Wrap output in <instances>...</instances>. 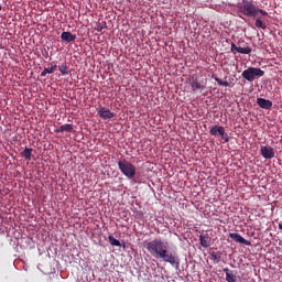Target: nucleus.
Segmentation results:
<instances>
[{
  "mask_svg": "<svg viewBox=\"0 0 282 282\" xmlns=\"http://www.w3.org/2000/svg\"><path fill=\"white\" fill-rule=\"evenodd\" d=\"M144 248L148 250L149 254L158 260H161L165 263H169L176 269L180 268V258L178 256L173 254L169 251V242L162 239H152L148 242H144Z\"/></svg>",
  "mask_w": 282,
  "mask_h": 282,
  "instance_id": "obj_1",
  "label": "nucleus"
},
{
  "mask_svg": "<svg viewBox=\"0 0 282 282\" xmlns=\"http://www.w3.org/2000/svg\"><path fill=\"white\" fill-rule=\"evenodd\" d=\"M238 12L242 15L256 19L261 14L262 17H268V12L265 10L259 9L252 1H243L238 3L237 6Z\"/></svg>",
  "mask_w": 282,
  "mask_h": 282,
  "instance_id": "obj_2",
  "label": "nucleus"
},
{
  "mask_svg": "<svg viewBox=\"0 0 282 282\" xmlns=\"http://www.w3.org/2000/svg\"><path fill=\"white\" fill-rule=\"evenodd\" d=\"M118 170H120L121 174L124 175V177H127L128 180L134 178L135 166L131 162L121 159L120 161H118Z\"/></svg>",
  "mask_w": 282,
  "mask_h": 282,
  "instance_id": "obj_3",
  "label": "nucleus"
},
{
  "mask_svg": "<svg viewBox=\"0 0 282 282\" xmlns=\"http://www.w3.org/2000/svg\"><path fill=\"white\" fill-rule=\"evenodd\" d=\"M265 75L264 70H261V68L258 67H249L248 69L242 72V78L245 80H248L249 83H252L253 80L261 78Z\"/></svg>",
  "mask_w": 282,
  "mask_h": 282,
  "instance_id": "obj_4",
  "label": "nucleus"
},
{
  "mask_svg": "<svg viewBox=\"0 0 282 282\" xmlns=\"http://www.w3.org/2000/svg\"><path fill=\"white\" fill-rule=\"evenodd\" d=\"M97 115H99L102 120H111L115 118V113L106 107L97 109Z\"/></svg>",
  "mask_w": 282,
  "mask_h": 282,
  "instance_id": "obj_5",
  "label": "nucleus"
},
{
  "mask_svg": "<svg viewBox=\"0 0 282 282\" xmlns=\"http://www.w3.org/2000/svg\"><path fill=\"white\" fill-rule=\"evenodd\" d=\"M261 154H262V158L265 160L274 159V156H275L274 149L271 147H267V145L261 147Z\"/></svg>",
  "mask_w": 282,
  "mask_h": 282,
  "instance_id": "obj_6",
  "label": "nucleus"
},
{
  "mask_svg": "<svg viewBox=\"0 0 282 282\" xmlns=\"http://www.w3.org/2000/svg\"><path fill=\"white\" fill-rule=\"evenodd\" d=\"M229 238L234 240L236 243H241L248 247L252 246V243L249 240L243 239L240 234H229Z\"/></svg>",
  "mask_w": 282,
  "mask_h": 282,
  "instance_id": "obj_7",
  "label": "nucleus"
},
{
  "mask_svg": "<svg viewBox=\"0 0 282 282\" xmlns=\"http://www.w3.org/2000/svg\"><path fill=\"white\" fill-rule=\"evenodd\" d=\"M257 105L259 106V108L269 110L273 107V102L269 99H263V98H258L257 99Z\"/></svg>",
  "mask_w": 282,
  "mask_h": 282,
  "instance_id": "obj_8",
  "label": "nucleus"
},
{
  "mask_svg": "<svg viewBox=\"0 0 282 282\" xmlns=\"http://www.w3.org/2000/svg\"><path fill=\"white\" fill-rule=\"evenodd\" d=\"M61 40L66 43H72V42L76 41V35H74L69 31H63L61 34Z\"/></svg>",
  "mask_w": 282,
  "mask_h": 282,
  "instance_id": "obj_9",
  "label": "nucleus"
},
{
  "mask_svg": "<svg viewBox=\"0 0 282 282\" xmlns=\"http://www.w3.org/2000/svg\"><path fill=\"white\" fill-rule=\"evenodd\" d=\"M200 246L203 248H209L212 246V237L208 234L199 236Z\"/></svg>",
  "mask_w": 282,
  "mask_h": 282,
  "instance_id": "obj_10",
  "label": "nucleus"
},
{
  "mask_svg": "<svg viewBox=\"0 0 282 282\" xmlns=\"http://www.w3.org/2000/svg\"><path fill=\"white\" fill-rule=\"evenodd\" d=\"M73 130H74V126L70 123H66L61 127H57L55 130V133H64V132L70 133Z\"/></svg>",
  "mask_w": 282,
  "mask_h": 282,
  "instance_id": "obj_11",
  "label": "nucleus"
},
{
  "mask_svg": "<svg viewBox=\"0 0 282 282\" xmlns=\"http://www.w3.org/2000/svg\"><path fill=\"white\" fill-rule=\"evenodd\" d=\"M223 271H224V273L226 275L225 280L227 282H236L235 274L232 272H230V270L228 268L223 269Z\"/></svg>",
  "mask_w": 282,
  "mask_h": 282,
  "instance_id": "obj_12",
  "label": "nucleus"
},
{
  "mask_svg": "<svg viewBox=\"0 0 282 282\" xmlns=\"http://www.w3.org/2000/svg\"><path fill=\"white\" fill-rule=\"evenodd\" d=\"M224 127H219V126H215V127H212L210 130H209V134L210 135H223V132H224Z\"/></svg>",
  "mask_w": 282,
  "mask_h": 282,
  "instance_id": "obj_13",
  "label": "nucleus"
},
{
  "mask_svg": "<svg viewBox=\"0 0 282 282\" xmlns=\"http://www.w3.org/2000/svg\"><path fill=\"white\" fill-rule=\"evenodd\" d=\"M205 87L203 85H200V83L198 82V79H194L191 82V89L192 91H198L200 89H204Z\"/></svg>",
  "mask_w": 282,
  "mask_h": 282,
  "instance_id": "obj_14",
  "label": "nucleus"
},
{
  "mask_svg": "<svg viewBox=\"0 0 282 282\" xmlns=\"http://www.w3.org/2000/svg\"><path fill=\"white\" fill-rule=\"evenodd\" d=\"M257 29H261V30H267V24L265 22L262 21V18L257 15L256 17V23H254Z\"/></svg>",
  "mask_w": 282,
  "mask_h": 282,
  "instance_id": "obj_15",
  "label": "nucleus"
},
{
  "mask_svg": "<svg viewBox=\"0 0 282 282\" xmlns=\"http://www.w3.org/2000/svg\"><path fill=\"white\" fill-rule=\"evenodd\" d=\"M32 152H33V149H24L22 152H21V155L23 159H26L28 161H31L32 160Z\"/></svg>",
  "mask_w": 282,
  "mask_h": 282,
  "instance_id": "obj_16",
  "label": "nucleus"
},
{
  "mask_svg": "<svg viewBox=\"0 0 282 282\" xmlns=\"http://www.w3.org/2000/svg\"><path fill=\"white\" fill-rule=\"evenodd\" d=\"M108 240H109L110 246H112V247H121L120 241L117 238H115L113 236H109Z\"/></svg>",
  "mask_w": 282,
  "mask_h": 282,
  "instance_id": "obj_17",
  "label": "nucleus"
},
{
  "mask_svg": "<svg viewBox=\"0 0 282 282\" xmlns=\"http://www.w3.org/2000/svg\"><path fill=\"white\" fill-rule=\"evenodd\" d=\"M51 67L50 68H44L43 70L47 74H54L55 70L57 69V65H55V62L50 63Z\"/></svg>",
  "mask_w": 282,
  "mask_h": 282,
  "instance_id": "obj_18",
  "label": "nucleus"
},
{
  "mask_svg": "<svg viewBox=\"0 0 282 282\" xmlns=\"http://www.w3.org/2000/svg\"><path fill=\"white\" fill-rule=\"evenodd\" d=\"M59 72L62 75H67L68 74V66L66 65V63H63L59 67H58Z\"/></svg>",
  "mask_w": 282,
  "mask_h": 282,
  "instance_id": "obj_19",
  "label": "nucleus"
},
{
  "mask_svg": "<svg viewBox=\"0 0 282 282\" xmlns=\"http://www.w3.org/2000/svg\"><path fill=\"white\" fill-rule=\"evenodd\" d=\"M238 53L249 55L250 53H252V48H250L249 46L248 47H240Z\"/></svg>",
  "mask_w": 282,
  "mask_h": 282,
  "instance_id": "obj_20",
  "label": "nucleus"
},
{
  "mask_svg": "<svg viewBox=\"0 0 282 282\" xmlns=\"http://www.w3.org/2000/svg\"><path fill=\"white\" fill-rule=\"evenodd\" d=\"M107 29V23L105 21L100 22L99 24H97L96 26V31L97 32H101L102 30Z\"/></svg>",
  "mask_w": 282,
  "mask_h": 282,
  "instance_id": "obj_21",
  "label": "nucleus"
},
{
  "mask_svg": "<svg viewBox=\"0 0 282 282\" xmlns=\"http://www.w3.org/2000/svg\"><path fill=\"white\" fill-rule=\"evenodd\" d=\"M133 216H134L135 219H141L142 217H144V213L135 210Z\"/></svg>",
  "mask_w": 282,
  "mask_h": 282,
  "instance_id": "obj_22",
  "label": "nucleus"
},
{
  "mask_svg": "<svg viewBox=\"0 0 282 282\" xmlns=\"http://www.w3.org/2000/svg\"><path fill=\"white\" fill-rule=\"evenodd\" d=\"M240 48H241V47L236 46L235 43H231L230 52L234 53V54H236V52L239 53V50H240Z\"/></svg>",
  "mask_w": 282,
  "mask_h": 282,
  "instance_id": "obj_23",
  "label": "nucleus"
},
{
  "mask_svg": "<svg viewBox=\"0 0 282 282\" xmlns=\"http://www.w3.org/2000/svg\"><path fill=\"white\" fill-rule=\"evenodd\" d=\"M220 137H221V140H224V142H229V137L225 130H224L223 134H220Z\"/></svg>",
  "mask_w": 282,
  "mask_h": 282,
  "instance_id": "obj_24",
  "label": "nucleus"
},
{
  "mask_svg": "<svg viewBox=\"0 0 282 282\" xmlns=\"http://www.w3.org/2000/svg\"><path fill=\"white\" fill-rule=\"evenodd\" d=\"M210 258L214 259V260L217 261V262H219L220 259H221V257L218 256V254H216V253H212V254H210Z\"/></svg>",
  "mask_w": 282,
  "mask_h": 282,
  "instance_id": "obj_25",
  "label": "nucleus"
},
{
  "mask_svg": "<svg viewBox=\"0 0 282 282\" xmlns=\"http://www.w3.org/2000/svg\"><path fill=\"white\" fill-rule=\"evenodd\" d=\"M215 80H216V83H217L218 85H220V86H221V84L224 83L219 77H215Z\"/></svg>",
  "mask_w": 282,
  "mask_h": 282,
  "instance_id": "obj_26",
  "label": "nucleus"
},
{
  "mask_svg": "<svg viewBox=\"0 0 282 282\" xmlns=\"http://www.w3.org/2000/svg\"><path fill=\"white\" fill-rule=\"evenodd\" d=\"M47 74L48 73L43 69L42 73H41V77H45Z\"/></svg>",
  "mask_w": 282,
  "mask_h": 282,
  "instance_id": "obj_27",
  "label": "nucleus"
},
{
  "mask_svg": "<svg viewBox=\"0 0 282 282\" xmlns=\"http://www.w3.org/2000/svg\"><path fill=\"white\" fill-rule=\"evenodd\" d=\"M220 86L228 87V86H229V83H228V82H223V84H221Z\"/></svg>",
  "mask_w": 282,
  "mask_h": 282,
  "instance_id": "obj_28",
  "label": "nucleus"
},
{
  "mask_svg": "<svg viewBox=\"0 0 282 282\" xmlns=\"http://www.w3.org/2000/svg\"><path fill=\"white\" fill-rule=\"evenodd\" d=\"M279 229H281V230H282V224H279Z\"/></svg>",
  "mask_w": 282,
  "mask_h": 282,
  "instance_id": "obj_29",
  "label": "nucleus"
},
{
  "mask_svg": "<svg viewBox=\"0 0 282 282\" xmlns=\"http://www.w3.org/2000/svg\"><path fill=\"white\" fill-rule=\"evenodd\" d=\"M2 10V8H1V4H0V11Z\"/></svg>",
  "mask_w": 282,
  "mask_h": 282,
  "instance_id": "obj_30",
  "label": "nucleus"
}]
</instances>
